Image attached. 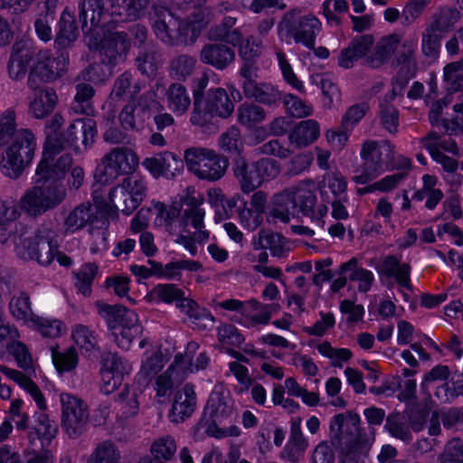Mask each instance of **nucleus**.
Returning a JSON list of instances; mask_svg holds the SVG:
<instances>
[{"instance_id": "20e7f679", "label": "nucleus", "mask_w": 463, "mask_h": 463, "mask_svg": "<svg viewBox=\"0 0 463 463\" xmlns=\"http://www.w3.org/2000/svg\"><path fill=\"white\" fill-rule=\"evenodd\" d=\"M194 8L201 5L206 0H187ZM213 14L211 10L195 9L193 18L185 23H180L175 14L166 7L155 5L149 13L152 28L162 42L173 44L180 37L196 38L199 33L210 23Z\"/></svg>"}, {"instance_id": "3c124183", "label": "nucleus", "mask_w": 463, "mask_h": 463, "mask_svg": "<svg viewBox=\"0 0 463 463\" xmlns=\"http://www.w3.org/2000/svg\"><path fill=\"white\" fill-rule=\"evenodd\" d=\"M184 295V291L174 284H158L146 294V299L150 303L171 304L177 303Z\"/></svg>"}, {"instance_id": "338daca9", "label": "nucleus", "mask_w": 463, "mask_h": 463, "mask_svg": "<svg viewBox=\"0 0 463 463\" xmlns=\"http://www.w3.org/2000/svg\"><path fill=\"white\" fill-rule=\"evenodd\" d=\"M238 121L246 127H252L260 123L265 118V111L262 108L253 104H242L238 109Z\"/></svg>"}, {"instance_id": "49530a36", "label": "nucleus", "mask_w": 463, "mask_h": 463, "mask_svg": "<svg viewBox=\"0 0 463 463\" xmlns=\"http://www.w3.org/2000/svg\"><path fill=\"white\" fill-rule=\"evenodd\" d=\"M206 108L210 114L221 118H227L232 115L234 106L225 90L218 88L211 90L208 96Z\"/></svg>"}, {"instance_id": "13d9d810", "label": "nucleus", "mask_w": 463, "mask_h": 463, "mask_svg": "<svg viewBox=\"0 0 463 463\" xmlns=\"http://www.w3.org/2000/svg\"><path fill=\"white\" fill-rule=\"evenodd\" d=\"M319 188L322 198L326 200L328 199V192H330L334 197H347V183L345 177L337 173H332L325 175Z\"/></svg>"}, {"instance_id": "6e6552de", "label": "nucleus", "mask_w": 463, "mask_h": 463, "mask_svg": "<svg viewBox=\"0 0 463 463\" xmlns=\"http://www.w3.org/2000/svg\"><path fill=\"white\" fill-rule=\"evenodd\" d=\"M90 48L99 50L101 63L90 66L82 72V78L93 83L106 80L111 74L113 67L123 62L130 48V43L125 33H109L105 41L89 42Z\"/></svg>"}, {"instance_id": "bf43d9fd", "label": "nucleus", "mask_w": 463, "mask_h": 463, "mask_svg": "<svg viewBox=\"0 0 463 463\" xmlns=\"http://www.w3.org/2000/svg\"><path fill=\"white\" fill-rule=\"evenodd\" d=\"M166 363L165 357L159 351H146L142 360L139 377L145 379L156 375Z\"/></svg>"}, {"instance_id": "a878e982", "label": "nucleus", "mask_w": 463, "mask_h": 463, "mask_svg": "<svg viewBox=\"0 0 463 463\" xmlns=\"http://www.w3.org/2000/svg\"><path fill=\"white\" fill-rule=\"evenodd\" d=\"M196 407V396L192 385L186 384L175 392L169 419L172 422L179 423L189 418Z\"/></svg>"}, {"instance_id": "c85d7f7f", "label": "nucleus", "mask_w": 463, "mask_h": 463, "mask_svg": "<svg viewBox=\"0 0 463 463\" xmlns=\"http://www.w3.org/2000/svg\"><path fill=\"white\" fill-rule=\"evenodd\" d=\"M0 372L6 378L17 383L32 397L40 411L39 412H44L47 410L48 405L43 392L31 378L20 371L8 368L3 364H0Z\"/></svg>"}, {"instance_id": "412c9836", "label": "nucleus", "mask_w": 463, "mask_h": 463, "mask_svg": "<svg viewBox=\"0 0 463 463\" xmlns=\"http://www.w3.org/2000/svg\"><path fill=\"white\" fill-rule=\"evenodd\" d=\"M267 206V194L259 191L254 193L248 202L237 209L238 220L241 226L250 232L261 225Z\"/></svg>"}, {"instance_id": "ea45409f", "label": "nucleus", "mask_w": 463, "mask_h": 463, "mask_svg": "<svg viewBox=\"0 0 463 463\" xmlns=\"http://www.w3.org/2000/svg\"><path fill=\"white\" fill-rule=\"evenodd\" d=\"M320 136V125L314 119L300 121L289 134V140L298 147L315 142Z\"/></svg>"}, {"instance_id": "f8f14e48", "label": "nucleus", "mask_w": 463, "mask_h": 463, "mask_svg": "<svg viewBox=\"0 0 463 463\" xmlns=\"http://www.w3.org/2000/svg\"><path fill=\"white\" fill-rule=\"evenodd\" d=\"M322 30L321 21L312 14H301L297 10L288 12L278 25L280 41L290 44H301L307 49H314L316 40Z\"/></svg>"}, {"instance_id": "c03bdc74", "label": "nucleus", "mask_w": 463, "mask_h": 463, "mask_svg": "<svg viewBox=\"0 0 463 463\" xmlns=\"http://www.w3.org/2000/svg\"><path fill=\"white\" fill-rule=\"evenodd\" d=\"M177 365L178 360L174 361L165 372L156 377L154 383V390L156 392V397L159 402H163L161 399H166L169 396L173 387L184 380L177 379Z\"/></svg>"}, {"instance_id": "c756f323", "label": "nucleus", "mask_w": 463, "mask_h": 463, "mask_svg": "<svg viewBox=\"0 0 463 463\" xmlns=\"http://www.w3.org/2000/svg\"><path fill=\"white\" fill-rule=\"evenodd\" d=\"M33 419V424L28 433L30 443L35 445L36 440H39L41 448L44 449L56 436L57 426L45 412H36Z\"/></svg>"}, {"instance_id": "6ab92c4d", "label": "nucleus", "mask_w": 463, "mask_h": 463, "mask_svg": "<svg viewBox=\"0 0 463 463\" xmlns=\"http://www.w3.org/2000/svg\"><path fill=\"white\" fill-rule=\"evenodd\" d=\"M211 40H224L227 43L238 46L239 53L244 60H252L259 56L262 51V41L260 38L250 36L243 40L241 29L233 30L213 28L208 33Z\"/></svg>"}, {"instance_id": "4468645a", "label": "nucleus", "mask_w": 463, "mask_h": 463, "mask_svg": "<svg viewBox=\"0 0 463 463\" xmlns=\"http://www.w3.org/2000/svg\"><path fill=\"white\" fill-rule=\"evenodd\" d=\"M184 159L187 170L200 180L215 182L227 169L228 162L214 150L205 147H191L184 151Z\"/></svg>"}, {"instance_id": "8fccbe9b", "label": "nucleus", "mask_w": 463, "mask_h": 463, "mask_svg": "<svg viewBox=\"0 0 463 463\" xmlns=\"http://www.w3.org/2000/svg\"><path fill=\"white\" fill-rule=\"evenodd\" d=\"M71 339L84 353H90L99 349L97 334L82 324H76L71 327Z\"/></svg>"}, {"instance_id": "5fc2aeb1", "label": "nucleus", "mask_w": 463, "mask_h": 463, "mask_svg": "<svg viewBox=\"0 0 463 463\" xmlns=\"http://www.w3.org/2000/svg\"><path fill=\"white\" fill-rule=\"evenodd\" d=\"M166 95L168 109L177 116L184 114L191 103L185 88L180 84H173Z\"/></svg>"}, {"instance_id": "72a5a7b5", "label": "nucleus", "mask_w": 463, "mask_h": 463, "mask_svg": "<svg viewBox=\"0 0 463 463\" xmlns=\"http://www.w3.org/2000/svg\"><path fill=\"white\" fill-rule=\"evenodd\" d=\"M241 200L242 197L240 194L226 198L220 188H211L207 192V202L215 212V222L229 218L232 210Z\"/></svg>"}, {"instance_id": "e2e57ef3", "label": "nucleus", "mask_w": 463, "mask_h": 463, "mask_svg": "<svg viewBox=\"0 0 463 463\" xmlns=\"http://www.w3.org/2000/svg\"><path fill=\"white\" fill-rule=\"evenodd\" d=\"M152 211L154 212V223L156 226H169L180 215V207L177 205H165L160 202L152 201Z\"/></svg>"}, {"instance_id": "473e14b6", "label": "nucleus", "mask_w": 463, "mask_h": 463, "mask_svg": "<svg viewBox=\"0 0 463 463\" xmlns=\"http://www.w3.org/2000/svg\"><path fill=\"white\" fill-rule=\"evenodd\" d=\"M34 54L30 49L15 43L12 48L7 65L8 75L12 80H19L28 72L30 63L33 62Z\"/></svg>"}, {"instance_id": "0e129e2a", "label": "nucleus", "mask_w": 463, "mask_h": 463, "mask_svg": "<svg viewBox=\"0 0 463 463\" xmlns=\"http://www.w3.org/2000/svg\"><path fill=\"white\" fill-rule=\"evenodd\" d=\"M317 352L324 357L330 360L335 367H342L352 357V352L348 348H335L327 341L317 345Z\"/></svg>"}, {"instance_id": "f704fd0d", "label": "nucleus", "mask_w": 463, "mask_h": 463, "mask_svg": "<svg viewBox=\"0 0 463 463\" xmlns=\"http://www.w3.org/2000/svg\"><path fill=\"white\" fill-rule=\"evenodd\" d=\"M373 46V39L363 35L354 39L348 47L343 49L338 56L337 63L341 68L350 69L354 62L363 58Z\"/></svg>"}, {"instance_id": "c9c22d12", "label": "nucleus", "mask_w": 463, "mask_h": 463, "mask_svg": "<svg viewBox=\"0 0 463 463\" xmlns=\"http://www.w3.org/2000/svg\"><path fill=\"white\" fill-rule=\"evenodd\" d=\"M235 59L234 52L223 44L209 43L201 51V61L218 70H223Z\"/></svg>"}, {"instance_id": "5701e85b", "label": "nucleus", "mask_w": 463, "mask_h": 463, "mask_svg": "<svg viewBox=\"0 0 463 463\" xmlns=\"http://www.w3.org/2000/svg\"><path fill=\"white\" fill-rule=\"evenodd\" d=\"M142 165L155 178H173L181 174L184 167L182 159L168 151L144 159Z\"/></svg>"}, {"instance_id": "bb28decb", "label": "nucleus", "mask_w": 463, "mask_h": 463, "mask_svg": "<svg viewBox=\"0 0 463 463\" xmlns=\"http://www.w3.org/2000/svg\"><path fill=\"white\" fill-rule=\"evenodd\" d=\"M34 89L29 99L28 111L33 118L42 119L54 110L58 104V95L52 88Z\"/></svg>"}, {"instance_id": "dca6fc26", "label": "nucleus", "mask_w": 463, "mask_h": 463, "mask_svg": "<svg viewBox=\"0 0 463 463\" xmlns=\"http://www.w3.org/2000/svg\"><path fill=\"white\" fill-rule=\"evenodd\" d=\"M68 55H55L51 50H40L34 54L33 62L30 66L28 86L35 88L36 80L52 82L62 76L67 70Z\"/></svg>"}, {"instance_id": "a19ab883", "label": "nucleus", "mask_w": 463, "mask_h": 463, "mask_svg": "<svg viewBox=\"0 0 463 463\" xmlns=\"http://www.w3.org/2000/svg\"><path fill=\"white\" fill-rule=\"evenodd\" d=\"M29 328L36 331L43 337L50 339L61 337L67 331V326L63 321L53 317L37 315L33 318Z\"/></svg>"}, {"instance_id": "f03ea898", "label": "nucleus", "mask_w": 463, "mask_h": 463, "mask_svg": "<svg viewBox=\"0 0 463 463\" xmlns=\"http://www.w3.org/2000/svg\"><path fill=\"white\" fill-rule=\"evenodd\" d=\"M110 5L109 13L104 7L103 0H80L78 5L79 18L84 33L90 35V42L95 38L105 41L112 31L111 23L132 22L138 20L145 14L151 0H108Z\"/></svg>"}, {"instance_id": "423d86ee", "label": "nucleus", "mask_w": 463, "mask_h": 463, "mask_svg": "<svg viewBox=\"0 0 463 463\" xmlns=\"http://www.w3.org/2000/svg\"><path fill=\"white\" fill-rule=\"evenodd\" d=\"M147 194V185L143 177L129 175L113 187L109 195V202H103L93 191V200L98 211L108 218L118 216L120 210L124 214L130 215L144 201Z\"/></svg>"}, {"instance_id": "4c0bfd02", "label": "nucleus", "mask_w": 463, "mask_h": 463, "mask_svg": "<svg viewBox=\"0 0 463 463\" xmlns=\"http://www.w3.org/2000/svg\"><path fill=\"white\" fill-rule=\"evenodd\" d=\"M79 36V30L76 24L73 10L64 8L57 23L55 43L61 46H68Z\"/></svg>"}, {"instance_id": "37998d69", "label": "nucleus", "mask_w": 463, "mask_h": 463, "mask_svg": "<svg viewBox=\"0 0 463 463\" xmlns=\"http://www.w3.org/2000/svg\"><path fill=\"white\" fill-rule=\"evenodd\" d=\"M217 338L219 344L230 355L237 359L242 358V354L235 351L233 347H240L244 341V337L234 326L223 324L218 326Z\"/></svg>"}, {"instance_id": "09e8293b", "label": "nucleus", "mask_w": 463, "mask_h": 463, "mask_svg": "<svg viewBox=\"0 0 463 463\" xmlns=\"http://www.w3.org/2000/svg\"><path fill=\"white\" fill-rule=\"evenodd\" d=\"M451 102L450 99L445 98L442 100H437L432 104L430 111V120L433 125L439 126L442 124L445 131L450 135H463V121L459 122L458 119H441L440 113L443 108L447 107Z\"/></svg>"}, {"instance_id": "2f4dec72", "label": "nucleus", "mask_w": 463, "mask_h": 463, "mask_svg": "<svg viewBox=\"0 0 463 463\" xmlns=\"http://www.w3.org/2000/svg\"><path fill=\"white\" fill-rule=\"evenodd\" d=\"M58 0H44L39 5L40 12L37 14L33 27L39 40L48 43L52 39V24L55 17Z\"/></svg>"}, {"instance_id": "4be33fe9", "label": "nucleus", "mask_w": 463, "mask_h": 463, "mask_svg": "<svg viewBox=\"0 0 463 463\" xmlns=\"http://www.w3.org/2000/svg\"><path fill=\"white\" fill-rule=\"evenodd\" d=\"M360 155L364 161V168L354 175L353 180L357 184H364L383 172L381 147L376 141L367 140L363 144Z\"/></svg>"}, {"instance_id": "ddd939ff", "label": "nucleus", "mask_w": 463, "mask_h": 463, "mask_svg": "<svg viewBox=\"0 0 463 463\" xmlns=\"http://www.w3.org/2000/svg\"><path fill=\"white\" fill-rule=\"evenodd\" d=\"M64 122V118L61 114H55L51 120L46 124L47 139L44 147L47 146L49 140L56 144V151L60 153L61 149L67 146H72L78 140L77 133L80 131L82 138V145L84 147L90 148L94 143L97 135L96 122L91 118H79L75 119L70 124L60 137H52V134H56Z\"/></svg>"}, {"instance_id": "a211bd4d", "label": "nucleus", "mask_w": 463, "mask_h": 463, "mask_svg": "<svg viewBox=\"0 0 463 463\" xmlns=\"http://www.w3.org/2000/svg\"><path fill=\"white\" fill-rule=\"evenodd\" d=\"M133 370L132 364L118 354H107L101 360V386L105 394L114 392L121 384L126 374Z\"/></svg>"}, {"instance_id": "680f3d73", "label": "nucleus", "mask_w": 463, "mask_h": 463, "mask_svg": "<svg viewBox=\"0 0 463 463\" xmlns=\"http://www.w3.org/2000/svg\"><path fill=\"white\" fill-rule=\"evenodd\" d=\"M19 130L16 113L14 109H8L0 113V146L14 138Z\"/></svg>"}, {"instance_id": "f257e3e1", "label": "nucleus", "mask_w": 463, "mask_h": 463, "mask_svg": "<svg viewBox=\"0 0 463 463\" xmlns=\"http://www.w3.org/2000/svg\"><path fill=\"white\" fill-rule=\"evenodd\" d=\"M56 144L49 140L43 148L34 175V186L20 199V208L33 217L40 216L60 205L66 197V188L78 190L85 180L82 166L76 164L69 154L57 156Z\"/></svg>"}, {"instance_id": "69168bd1", "label": "nucleus", "mask_w": 463, "mask_h": 463, "mask_svg": "<svg viewBox=\"0 0 463 463\" xmlns=\"http://www.w3.org/2000/svg\"><path fill=\"white\" fill-rule=\"evenodd\" d=\"M443 78L449 91H457L463 88V59L446 65Z\"/></svg>"}, {"instance_id": "864d4df0", "label": "nucleus", "mask_w": 463, "mask_h": 463, "mask_svg": "<svg viewBox=\"0 0 463 463\" xmlns=\"http://www.w3.org/2000/svg\"><path fill=\"white\" fill-rule=\"evenodd\" d=\"M381 270L387 276L395 277L401 287L405 288L410 287L411 268L408 264H400L396 257H386L382 263Z\"/></svg>"}, {"instance_id": "052dcab7", "label": "nucleus", "mask_w": 463, "mask_h": 463, "mask_svg": "<svg viewBox=\"0 0 463 463\" xmlns=\"http://www.w3.org/2000/svg\"><path fill=\"white\" fill-rule=\"evenodd\" d=\"M269 308V307L261 304L260 302V307H247L246 310L243 311V316L241 317L239 323L245 327L267 325L271 318V314L268 310Z\"/></svg>"}, {"instance_id": "f3484780", "label": "nucleus", "mask_w": 463, "mask_h": 463, "mask_svg": "<svg viewBox=\"0 0 463 463\" xmlns=\"http://www.w3.org/2000/svg\"><path fill=\"white\" fill-rule=\"evenodd\" d=\"M61 426L70 436L79 435L89 420L88 404L79 396L60 392Z\"/></svg>"}, {"instance_id": "39448f33", "label": "nucleus", "mask_w": 463, "mask_h": 463, "mask_svg": "<svg viewBox=\"0 0 463 463\" xmlns=\"http://www.w3.org/2000/svg\"><path fill=\"white\" fill-rule=\"evenodd\" d=\"M418 35L393 33L383 36L367 56L366 62L373 68H379L392 61V64L401 66L411 77L414 75L417 63Z\"/></svg>"}, {"instance_id": "1a4fd4ad", "label": "nucleus", "mask_w": 463, "mask_h": 463, "mask_svg": "<svg viewBox=\"0 0 463 463\" xmlns=\"http://www.w3.org/2000/svg\"><path fill=\"white\" fill-rule=\"evenodd\" d=\"M99 314L105 320L115 344L122 350H128L143 332L138 315L120 305L99 306Z\"/></svg>"}, {"instance_id": "9b49d317", "label": "nucleus", "mask_w": 463, "mask_h": 463, "mask_svg": "<svg viewBox=\"0 0 463 463\" xmlns=\"http://www.w3.org/2000/svg\"><path fill=\"white\" fill-rule=\"evenodd\" d=\"M0 162L1 172L12 179L18 178L35 156L37 139L28 128H20L14 138L6 144Z\"/></svg>"}, {"instance_id": "de8ad7c7", "label": "nucleus", "mask_w": 463, "mask_h": 463, "mask_svg": "<svg viewBox=\"0 0 463 463\" xmlns=\"http://www.w3.org/2000/svg\"><path fill=\"white\" fill-rule=\"evenodd\" d=\"M205 413L213 422L222 423L229 420L232 414V407L218 392H212L205 407Z\"/></svg>"}, {"instance_id": "a18cd8bd", "label": "nucleus", "mask_w": 463, "mask_h": 463, "mask_svg": "<svg viewBox=\"0 0 463 463\" xmlns=\"http://www.w3.org/2000/svg\"><path fill=\"white\" fill-rule=\"evenodd\" d=\"M242 89L247 98L256 101L271 104L279 99V93L271 84L249 81L242 83Z\"/></svg>"}, {"instance_id": "774afa93", "label": "nucleus", "mask_w": 463, "mask_h": 463, "mask_svg": "<svg viewBox=\"0 0 463 463\" xmlns=\"http://www.w3.org/2000/svg\"><path fill=\"white\" fill-rule=\"evenodd\" d=\"M119 453L110 442H102L97 446L87 463H118Z\"/></svg>"}, {"instance_id": "2eb2a0df", "label": "nucleus", "mask_w": 463, "mask_h": 463, "mask_svg": "<svg viewBox=\"0 0 463 463\" xmlns=\"http://www.w3.org/2000/svg\"><path fill=\"white\" fill-rule=\"evenodd\" d=\"M139 159L130 148L117 147L106 154L97 165L94 179L100 184H109L121 175H128L138 166Z\"/></svg>"}, {"instance_id": "cd10ccee", "label": "nucleus", "mask_w": 463, "mask_h": 463, "mask_svg": "<svg viewBox=\"0 0 463 463\" xmlns=\"http://www.w3.org/2000/svg\"><path fill=\"white\" fill-rule=\"evenodd\" d=\"M0 372L6 378L17 383L32 397L40 411L39 412H44L47 410L48 405L43 392L31 378L20 371L8 368L3 364H0Z\"/></svg>"}, {"instance_id": "b1692460", "label": "nucleus", "mask_w": 463, "mask_h": 463, "mask_svg": "<svg viewBox=\"0 0 463 463\" xmlns=\"http://www.w3.org/2000/svg\"><path fill=\"white\" fill-rule=\"evenodd\" d=\"M434 134L429 135L423 140V146L430 153L432 159L440 164L443 169L447 172H454L458 167V163L452 157H449L444 154V152L457 155L458 147L456 142L450 138L443 140H436Z\"/></svg>"}, {"instance_id": "7ed1b4c3", "label": "nucleus", "mask_w": 463, "mask_h": 463, "mask_svg": "<svg viewBox=\"0 0 463 463\" xmlns=\"http://www.w3.org/2000/svg\"><path fill=\"white\" fill-rule=\"evenodd\" d=\"M18 216L19 211L14 201L0 200V243L5 244L12 238L19 258L36 260L42 265H49L55 257L52 232L43 228L37 232L27 231L19 236L12 234L11 225Z\"/></svg>"}, {"instance_id": "0eeeda50", "label": "nucleus", "mask_w": 463, "mask_h": 463, "mask_svg": "<svg viewBox=\"0 0 463 463\" xmlns=\"http://www.w3.org/2000/svg\"><path fill=\"white\" fill-rule=\"evenodd\" d=\"M358 416H345L339 413L333 417L329 424L330 438L340 441L346 435L352 436L348 443L342 449L340 463H359L365 457L374 441L373 432L367 436L359 429Z\"/></svg>"}, {"instance_id": "4d7b16f0", "label": "nucleus", "mask_w": 463, "mask_h": 463, "mask_svg": "<svg viewBox=\"0 0 463 463\" xmlns=\"http://www.w3.org/2000/svg\"><path fill=\"white\" fill-rule=\"evenodd\" d=\"M205 211L201 207H194L185 209L183 214L184 225L191 224L196 231L195 234L199 242L208 241L210 233L204 230Z\"/></svg>"}, {"instance_id": "e433bc0d", "label": "nucleus", "mask_w": 463, "mask_h": 463, "mask_svg": "<svg viewBox=\"0 0 463 463\" xmlns=\"http://www.w3.org/2000/svg\"><path fill=\"white\" fill-rule=\"evenodd\" d=\"M339 273L348 274L349 279L357 283L359 292L369 291L374 282V275L371 270L359 266L358 260L352 258L340 266Z\"/></svg>"}, {"instance_id": "9d476101", "label": "nucleus", "mask_w": 463, "mask_h": 463, "mask_svg": "<svg viewBox=\"0 0 463 463\" xmlns=\"http://www.w3.org/2000/svg\"><path fill=\"white\" fill-rule=\"evenodd\" d=\"M317 184L312 180L301 181L273 197V216L288 222L298 212L309 213L317 203Z\"/></svg>"}, {"instance_id": "79ce46f5", "label": "nucleus", "mask_w": 463, "mask_h": 463, "mask_svg": "<svg viewBox=\"0 0 463 463\" xmlns=\"http://www.w3.org/2000/svg\"><path fill=\"white\" fill-rule=\"evenodd\" d=\"M94 219L93 207L90 203H83L75 207L64 221L66 233H73L84 228L86 224L92 223Z\"/></svg>"}, {"instance_id": "aec40b11", "label": "nucleus", "mask_w": 463, "mask_h": 463, "mask_svg": "<svg viewBox=\"0 0 463 463\" xmlns=\"http://www.w3.org/2000/svg\"><path fill=\"white\" fill-rule=\"evenodd\" d=\"M160 107L152 94L142 96L137 106L129 103L121 110L119 114L121 127L127 130L136 129L138 125L150 118L152 111L159 110Z\"/></svg>"}, {"instance_id": "393cba45", "label": "nucleus", "mask_w": 463, "mask_h": 463, "mask_svg": "<svg viewBox=\"0 0 463 463\" xmlns=\"http://www.w3.org/2000/svg\"><path fill=\"white\" fill-rule=\"evenodd\" d=\"M199 345L196 342L187 344L184 354H177L174 361L178 360V374L177 379H185L189 373H197L203 370L209 364L210 358L205 353L196 352Z\"/></svg>"}, {"instance_id": "603ef678", "label": "nucleus", "mask_w": 463, "mask_h": 463, "mask_svg": "<svg viewBox=\"0 0 463 463\" xmlns=\"http://www.w3.org/2000/svg\"><path fill=\"white\" fill-rule=\"evenodd\" d=\"M9 309L12 316L27 327L30 326L36 317L33 313L29 297L24 293L13 297L9 304Z\"/></svg>"}, {"instance_id": "6e6d98bb", "label": "nucleus", "mask_w": 463, "mask_h": 463, "mask_svg": "<svg viewBox=\"0 0 463 463\" xmlns=\"http://www.w3.org/2000/svg\"><path fill=\"white\" fill-rule=\"evenodd\" d=\"M94 90L90 84L80 83L76 86V94L71 105V109L77 114L92 115L94 107L92 105V97Z\"/></svg>"}, {"instance_id": "7c9ffc66", "label": "nucleus", "mask_w": 463, "mask_h": 463, "mask_svg": "<svg viewBox=\"0 0 463 463\" xmlns=\"http://www.w3.org/2000/svg\"><path fill=\"white\" fill-rule=\"evenodd\" d=\"M251 245L254 250L269 249L273 257L283 258L290 250L288 241L279 233L260 231L253 236Z\"/></svg>"}, {"instance_id": "58836bf2", "label": "nucleus", "mask_w": 463, "mask_h": 463, "mask_svg": "<svg viewBox=\"0 0 463 463\" xmlns=\"http://www.w3.org/2000/svg\"><path fill=\"white\" fill-rule=\"evenodd\" d=\"M234 175L244 194L254 191L264 183L255 164L247 165L244 161L236 163Z\"/></svg>"}]
</instances>
